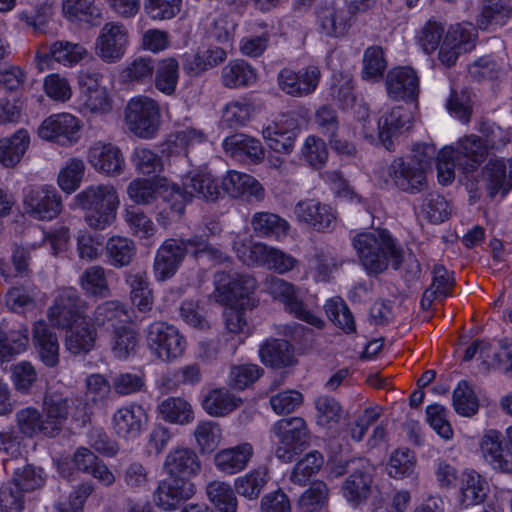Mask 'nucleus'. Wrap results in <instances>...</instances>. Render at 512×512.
Segmentation results:
<instances>
[{
  "mask_svg": "<svg viewBox=\"0 0 512 512\" xmlns=\"http://www.w3.org/2000/svg\"><path fill=\"white\" fill-rule=\"evenodd\" d=\"M137 252L135 242L127 237L112 236L105 245V253L109 264L114 268L129 266Z\"/></svg>",
  "mask_w": 512,
  "mask_h": 512,
  "instance_id": "79ce46f5",
  "label": "nucleus"
},
{
  "mask_svg": "<svg viewBox=\"0 0 512 512\" xmlns=\"http://www.w3.org/2000/svg\"><path fill=\"white\" fill-rule=\"evenodd\" d=\"M251 227L258 237L280 239L288 234L290 225L279 215L271 212H256L251 218Z\"/></svg>",
  "mask_w": 512,
  "mask_h": 512,
  "instance_id": "e433bc0d",
  "label": "nucleus"
},
{
  "mask_svg": "<svg viewBox=\"0 0 512 512\" xmlns=\"http://www.w3.org/2000/svg\"><path fill=\"white\" fill-rule=\"evenodd\" d=\"M23 205L26 213L34 219L49 221L63 211L61 195L51 186H30L24 190Z\"/></svg>",
  "mask_w": 512,
  "mask_h": 512,
  "instance_id": "1a4fd4ad",
  "label": "nucleus"
},
{
  "mask_svg": "<svg viewBox=\"0 0 512 512\" xmlns=\"http://www.w3.org/2000/svg\"><path fill=\"white\" fill-rule=\"evenodd\" d=\"M261 361L270 367L284 368L294 363L293 346L284 339H268L259 350Z\"/></svg>",
  "mask_w": 512,
  "mask_h": 512,
  "instance_id": "473e14b6",
  "label": "nucleus"
},
{
  "mask_svg": "<svg viewBox=\"0 0 512 512\" xmlns=\"http://www.w3.org/2000/svg\"><path fill=\"white\" fill-rule=\"evenodd\" d=\"M30 137L26 130L20 129L11 137L0 139V164L14 168L26 153Z\"/></svg>",
  "mask_w": 512,
  "mask_h": 512,
  "instance_id": "f704fd0d",
  "label": "nucleus"
},
{
  "mask_svg": "<svg viewBox=\"0 0 512 512\" xmlns=\"http://www.w3.org/2000/svg\"><path fill=\"white\" fill-rule=\"evenodd\" d=\"M62 9L70 20L93 22L100 18L94 0H63Z\"/></svg>",
  "mask_w": 512,
  "mask_h": 512,
  "instance_id": "680f3d73",
  "label": "nucleus"
},
{
  "mask_svg": "<svg viewBox=\"0 0 512 512\" xmlns=\"http://www.w3.org/2000/svg\"><path fill=\"white\" fill-rule=\"evenodd\" d=\"M226 57L227 53L223 48H208L202 52L197 53L193 59L187 65H185V69L189 73L198 75L199 73L224 62Z\"/></svg>",
  "mask_w": 512,
  "mask_h": 512,
  "instance_id": "052dcab7",
  "label": "nucleus"
},
{
  "mask_svg": "<svg viewBox=\"0 0 512 512\" xmlns=\"http://www.w3.org/2000/svg\"><path fill=\"white\" fill-rule=\"evenodd\" d=\"M511 15L512 7L504 4L503 0H483L477 26L486 30L493 24L503 25Z\"/></svg>",
  "mask_w": 512,
  "mask_h": 512,
  "instance_id": "09e8293b",
  "label": "nucleus"
},
{
  "mask_svg": "<svg viewBox=\"0 0 512 512\" xmlns=\"http://www.w3.org/2000/svg\"><path fill=\"white\" fill-rule=\"evenodd\" d=\"M320 78L321 72L317 66H307L299 71L283 68L277 75V84L289 96L305 97L316 90Z\"/></svg>",
  "mask_w": 512,
  "mask_h": 512,
  "instance_id": "ddd939ff",
  "label": "nucleus"
},
{
  "mask_svg": "<svg viewBox=\"0 0 512 512\" xmlns=\"http://www.w3.org/2000/svg\"><path fill=\"white\" fill-rule=\"evenodd\" d=\"M215 296L225 305L248 298L256 288V279L250 275L219 271L214 276Z\"/></svg>",
  "mask_w": 512,
  "mask_h": 512,
  "instance_id": "9b49d317",
  "label": "nucleus"
},
{
  "mask_svg": "<svg viewBox=\"0 0 512 512\" xmlns=\"http://www.w3.org/2000/svg\"><path fill=\"white\" fill-rule=\"evenodd\" d=\"M67 329L65 345L72 354L88 353L94 348L97 331L88 323L87 318Z\"/></svg>",
  "mask_w": 512,
  "mask_h": 512,
  "instance_id": "58836bf2",
  "label": "nucleus"
},
{
  "mask_svg": "<svg viewBox=\"0 0 512 512\" xmlns=\"http://www.w3.org/2000/svg\"><path fill=\"white\" fill-rule=\"evenodd\" d=\"M80 129L79 120L69 114H55L46 118L38 128V135L61 145L71 144Z\"/></svg>",
  "mask_w": 512,
  "mask_h": 512,
  "instance_id": "f3484780",
  "label": "nucleus"
},
{
  "mask_svg": "<svg viewBox=\"0 0 512 512\" xmlns=\"http://www.w3.org/2000/svg\"><path fill=\"white\" fill-rule=\"evenodd\" d=\"M76 204L85 211V221L91 228L103 230L116 219L120 201L112 185L89 186L75 197Z\"/></svg>",
  "mask_w": 512,
  "mask_h": 512,
  "instance_id": "7ed1b4c3",
  "label": "nucleus"
},
{
  "mask_svg": "<svg viewBox=\"0 0 512 512\" xmlns=\"http://www.w3.org/2000/svg\"><path fill=\"white\" fill-rule=\"evenodd\" d=\"M79 285L86 295L96 298H108L112 291L106 276V270L100 265L88 267L79 278Z\"/></svg>",
  "mask_w": 512,
  "mask_h": 512,
  "instance_id": "c03bdc74",
  "label": "nucleus"
},
{
  "mask_svg": "<svg viewBox=\"0 0 512 512\" xmlns=\"http://www.w3.org/2000/svg\"><path fill=\"white\" fill-rule=\"evenodd\" d=\"M489 197L506 195L512 189V160L491 158L482 170Z\"/></svg>",
  "mask_w": 512,
  "mask_h": 512,
  "instance_id": "412c9836",
  "label": "nucleus"
},
{
  "mask_svg": "<svg viewBox=\"0 0 512 512\" xmlns=\"http://www.w3.org/2000/svg\"><path fill=\"white\" fill-rule=\"evenodd\" d=\"M351 243L359 264L370 276L384 273L390 264L397 270L403 262V249L387 229L359 232Z\"/></svg>",
  "mask_w": 512,
  "mask_h": 512,
  "instance_id": "f03ea898",
  "label": "nucleus"
},
{
  "mask_svg": "<svg viewBox=\"0 0 512 512\" xmlns=\"http://www.w3.org/2000/svg\"><path fill=\"white\" fill-rule=\"evenodd\" d=\"M124 121L132 134L142 139H151L160 128V106L151 97H133L125 106Z\"/></svg>",
  "mask_w": 512,
  "mask_h": 512,
  "instance_id": "20e7f679",
  "label": "nucleus"
},
{
  "mask_svg": "<svg viewBox=\"0 0 512 512\" xmlns=\"http://www.w3.org/2000/svg\"><path fill=\"white\" fill-rule=\"evenodd\" d=\"M196 444L201 453L214 451L221 441V428L213 421H201L193 432Z\"/></svg>",
  "mask_w": 512,
  "mask_h": 512,
  "instance_id": "864d4df0",
  "label": "nucleus"
},
{
  "mask_svg": "<svg viewBox=\"0 0 512 512\" xmlns=\"http://www.w3.org/2000/svg\"><path fill=\"white\" fill-rule=\"evenodd\" d=\"M317 423L326 428L336 426L342 418V407L339 402L329 396H320L315 401Z\"/></svg>",
  "mask_w": 512,
  "mask_h": 512,
  "instance_id": "bf43d9fd",
  "label": "nucleus"
},
{
  "mask_svg": "<svg viewBox=\"0 0 512 512\" xmlns=\"http://www.w3.org/2000/svg\"><path fill=\"white\" fill-rule=\"evenodd\" d=\"M455 151L458 165L468 172L474 171L488 156L487 144L477 135L461 139Z\"/></svg>",
  "mask_w": 512,
  "mask_h": 512,
  "instance_id": "c85d7f7f",
  "label": "nucleus"
},
{
  "mask_svg": "<svg viewBox=\"0 0 512 512\" xmlns=\"http://www.w3.org/2000/svg\"><path fill=\"white\" fill-rule=\"evenodd\" d=\"M453 406L455 411L465 417L477 413L479 408L478 397L467 381L459 382L453 392Z\"/></svg>",
  "mask_w": 512,
  "mask_h": 512,
  "instance_id": "13d9d810",
  "label": "nucleus"
},
{
  "mask_svg": "<svg viewBox=\"0 0 512 512\" xmlns=\"http://www.w3.org/2000/svg\"><path fill=\"white\" fill-rule=\"evenodd\" d=\"M88 56L87 49L80 43L67 40L53 42L47 52L37 53V67L44 71V63L53 60L65 67H73Z\"/></svg>",
  "mask_w": 512,
  "mask_h": 512,
  "instance_id": "6ab92c4d",
  "label": "nucleus"
},
{
  "mask_svg": "<svg viewBox=\"0 0 512 512\" xmlns=\"http://www.w3.org/2000/svg\"><path fill=\"white\" fill-rule=\"evenodd\" d=\"M298 221L303 222L316 231H326L335 222V215L329 205L315 199H305L295 206Z\"/></svg>",
  "mask_w": 512,
  "mask_h": 512,
  "instance_id": "5701e85b",
  "label": "nucleus"
},
{
  "mask_svg": "<svg viewBox=\"0 0 512 512\" xmlns=\"http://www.w3.org/2000/svg\"><path fill=\"white\" fill-rule=\"evenodd\" d=\"M138 333L132 322L110 332V349L115 358L125 360L136 353Z\"/></svg>",
  "mask_w": 512,
  "mask_h": 512,
  "instance_id": "a19ab883",
  "label": "nucleus"
},
{
  "mask_svg": "<svg viewBox=\"0 0 512 512\" xmlns=\"http://www.w3.org/2000/svg\"><path fill=\"white\" fill-rule=\"evenodd\" d=\"M70 400L59 394H47L44 397V426L42 434L54 437L60 433L66 420L68 419Z\"/></svg>",
  "mask_w": 512,
  "mask_h": 512,
  "instance_id": "a878e982",
  "label": "nucleus"
},
{
  "mask_svg": "<svg viewBox=\"0 0 512 512\" xmlns=\"http://www.w3.org/2000/svg\"><path fill=\"white\" fill-rule=\"evenodd\" d=\"M272 431L279 439L275 455L283 462H291L310 444L311 433L302 417L281 419L273 425Z\"/></svg>",
  "mask_w": 512,
  "mask_h": 512,
  "instance_id": "39448f33",
  "label": "nucleus"
},
{
  "mask_svg": "<svg viewBox=\"0 0 512 512\" xmlns=\"http://www.w3.org/2000/svg\"><path fill=\"white\" fill-rule=\"evenodd\" d=\"M12 482L22 491H33L43 486L45 478L41 468L26 464L15 469Z\"/></svg>",
  "mask_w": 512,
  "mask_h": 512,
  "instance_id": "69168bd1",
  "label": "nucleus"
},
{
  "mask_svg": "<svg viewBox=\"0 0 512 512\" xmlns=\"http://www.w3.org/2000/svg\"><path fill=\"white\" fill-rule=\"evenodd\" d=\"M155 71V87L166 95H173L179 78V64L174 58H166L158 63Z\"/></svg>",
  "mask_w": 512,
  "mask_h": 512,
  "instance_id": "8fccbe9b",
  "label": "nucleus"
},
{
  "mask_svg": "<svg viewBox=\"0 0 512 512\" xmlns=\"http://www.w3.org/2000/svg\"><path fill=\"white\" fill-rule=\"evenodd\" d=\"M249 254L243 261L248 264L265 265L279 274L293 270L298 260L284 251L263 243H253L248 248Z\"/></svg>",
  "mask_w": 512,
  "mask_h": 512,
  "instance_id": "dca6fc26",
  "label": "nucleus"
},
{
  "mask_svg": "<svg viewBox=\"0 0 512 512\" xmlns=\"http://www.w3.org/2000/svg\"><path fill=\"white\" fill-rule=\"evenodd\" d=\"M488 486L478 473L471 471L463 474L461 486V502L464 508L484 502Z\"/></svg>",
  "mask_w": 512,
  "mask_h": 512,
  "instance_id": "de8ad7c7",
  "label": "nucleus"
},
{
  "mask_svg": "<svg viewBox=\"0 0 512 512\" xmlns=\"http://www.w3.org/2000/svg\"><path fill=\"white\" fill-rule=\"evenodd\" d=\"M263 369L256 364H242L233 366L229 374V384L232 388L243 390L257 381Z\"/></svg>",
  "mask_w": 512,
  "mask_h": 512,
  "instance_id": "774afa93",
  "label": "nucleus"
},
{
  "mask_svg": "<svg viewBox=\"0 0 512 512\" xmlns=\"http://www.w3.org/2000/svg\"><path fill=\"white\" fill-rule=\"evenodd\" d=\"M89 163L107 176L120 175L125 167V159L121 150L111 143H95L89 150Z\"/></svg>",
  "mask_w": 512,
  "mask_h": 512,
  "instance_id": "4be33fe9",
  "label": "nucleus"
},
{
  "mask_svg": "<svg viewBox=\"0 0 512 512\" xmlns=\"http://www.w3.org/2000/svg\"><path fill=\"white\" fill-rule=\"evenodd\" d=\"M191 242L192 237L168 238L162 242L153 262V273L157 281H166L177 273L186 255H191Z\"/></svg>",
  "mask_w": 512,
  "mask_h": 512,
  "instance_id": "6e6552de",
  "label": "nucleus"
},
{
  "mask_svg": "<svg viewBox=\"0 0 512 512\" xmlns=\"http://www.w3.org/2000/svg\"><path fill=\"white\" fill-rule=\"evenodd\" d=\"M316 16L321 32L330 37L343 36L350 26L344 11L334 2L319 5Z\"/></svg>",
  "mask_w": 512,
  "mask_h": 512,
  "instance_id": "7c9ffc66",
  "label": "nucleus"
},
{
  "mask_svg": "<svg viewBox=\"0 0 512 512\" xmlns=\"http://www.w3.org/2000/svg\"><path fill=\"white\" fill-rule=\"evenodd\" d=\"M325 312L328 318L343 331L351 333L356 330L354 317L340 297L329 299L325 304Z\"/></svg>",
  "mask_w": 512,
  "mask_h": 512,
  "instance_id": "4d7b16f0",
  "label": "nucleus"
},
{
  "mask_svg": "<svg viewBox=\"0 0 512 512\" xmlns=\"http://www.w3.org/2000/svg\"><path fill=\"white\" fill-rule=\"evenodd\" d=\"M352 470L341 486L343 497L353 506L358 507L367 501L373 483V466L363 458Z\"/></svg>",
  "mask_w": 512,
  "mask_h": 512,
  "instance_id": "4468645a",
  "label": "nucleus"
},
{
  "mask_svg": "<svg viewBox=\"0 0 512 512\" xmlns=\"http://www.w3.org/2000/svg\"><path fill=\"white\" fill-rule=\"evenodd\" d=\"M209 500L219 512H236L238 502L232 487L221 481H213L206 488Z\"/></svg>",
  "mask_w": 512,
  "mask_h": 512,
  "instance_id": "3c124183",
  "label": "nucleus"
},
{
  "mask_svg": "<svg viewBox=\"0 0 512 512\" xmlns=\"http://www.w3.org/2000/svg\"><path fill=\"white\" fill-rule=\"evenodd\" d=\"M362 78L365 80H376L382 77L387 68L384 50L381 46H370L364 51Z\"/></svg>",
  "mask_w": 512,
  "mask_h": 512,
  "instance_id": "6e6d98bb",
  "label": "nucleus"
},
{
  "mask_svg": "<svg viewBox=\"0 0 512 512\" xmlns=\"http://www.w3.org/2000/svg\"><path fill=\"white\" fill-rule=\"evenodd\" d=\"M183 189L190 198L196 196L206 201H215L220 196L219 185L208 172H197L186 176Z\"/></svg>",
  "mask_w": 512,
  "mask_h": 512,
  "instance_id": "ea45409f",
  "label": "nucleus"
},
{
  "mask_svg": "<svg viewBox=\"0 0 512 512\" xmlns=\"http://www.w3.org/2000/svg\"><path fill=\"white\" fill-rule=\"evenodd\" d=\"M253 455L252 444L244 442L218 451L214 457V463L222 473L234 475L248 466Z\"/></svg>",
  "mask_w": 512,
  "mask_h": 512,
  "instance_id": "bb28decb",
  "label": "nucleus"
},
{
  "mask_svg": "<svg viewBox=\"0 0 512 512\" xmlns=\"http://www.w3.org/2000/svg\"><path fill=\"white\" fill-rule=\"evenodd\" d=\"M125 281L130 288V299L139 312L147 313L152 310L154 296L149 288L147 273L128 272Z\"/></svg>",
  "mask_w": 512,
  "mask_h": 512,
  "instance_id": "c9c22d12",
  "label": "nucleus"
},
{
  "mask_svg": "<svg viewBox=\"0 0 512 512\" xmlns=\"http://www.w3.org/2000/svg\"><path fill=\"white\" fill-rule=\"evenodd\" d=\"M242 399L226 388H215L202 401L203 409L212 417H223L240 407Z\"/></svg>",
  "mask_w": 512,
  "mask_h": 512,
  "instance_id": "4c0bfd02",
  "label": "nucleus"
},
{
  "mask_svg": "<svg viewBox=\"0 0 512 512\" xmlns=\"http://www.w3.org/2000/svg\"><path fill=\"white\" fill-rule=\"evenodd\" d=\"M386 89L394 100L414 101L419 94V78L410 67H396L386 76Z\"/></svg>",
  "mask_w": 512,
  "mask_h": 512,
  "instance_id": "a211bd4d",
  "label": "nucleus"
},
{
  "mask_svg": "<svg viewBox=\"0 0 512 512\" xmlns=\"http://www.w3.org/2000/svg\"><path fill=\"white\" fill-rule=\"evenodd\" d=\"M224 150L234 158L247 157L252 163H260L265 157L261 142L246 134H234L223 141Z\"/></svg>",
  "mask_w": 512,
  "mask_h": 512,
  "instance_id": "c756f323",
  "label": "nucleus"
},
{
  "mask_svg": "<svg viewBox=\"0 0 512 512\" xmlns=\"http://www.w3.org/2000/svg\"><path fill=\"white\" fill-rule=\"evenodd\" d=\"M411 127V115L403 107L397 106L386 111L378 120V138L387 150H392L393 138Z\"/></svg>",
  "mask_w": 512,
  "mask_h": 512,
  "instance_id": "b1692460",
  "label": "nucleus"
},
{
  "mask_svg": "<svg viewBox=\"0 0 512 512\" xmlns=\"http://www.w3.org/2000/svg\"><path fill=\"white\" fill-rule=\"evenodd\" d=\"M129 43L127 27L117 21L104 24L96 41V53L105 62L114 63L126 52Z\"/></svg>",
  "mask_w": 512,
  "mask_h": 512,
  "instance_id": "f8f14e48",
  "label": "nucleus"
},
{
  "mask_svg": "<svg viewBox=\"0 0 512 512\" xmlns=\"http://www.w3.org/2000/svg\"><path fill=\"white\" fill-rule=\"evenodd\" d=\"M146 341L156 357L165 362L182 356L186 348V340L179 330L163 321H156L148 326Z\"/></svg>",
  "mask_w": 512,
  "mask_h": 512,
  "instance_id": "423d86ee",
  "label": "nucleus"
},
{
  "mask_svg": "<svg viewBox=\"0 0 512 512\" xmlns=\"http://www.w3.org/2000/svg\"><path fill=\"white\" fill-rule=\"evenodd\" d=\"M329 500V488L323 481L313 482L299 498V506L306 512L325 509Z\"/></svg>",
  "mask_w": 512,
  "mask_h": 512,
  "instance_id": "e2e57ef3",
  "label": "nucleus"
},
{
  "mask_svg": "<svg viewBox=\"0 0 512 512\" xmlns=\"http://www.w3.org/2000/svg\"><path fill=\"white\" fill-rule=\"evenodd\" d=\"M87 302L74 288H64L48 310L50 322L58 328L73 327L87 318Z\"/></svg>",
  "mask_w": 512,
  "mask_h": 512,
  "instance_id": "0eeeda50",
  "label": "nucleus"
},
{
  "mask_svg": "<svg viewBox=\"0 0 512 512\" xmlns=\"http://www.w3.org/2000/svg\"><path fill=\"white\" fill-rule=\"evenodd\" d=\"M148 421V416L141 405L130 404L119 408L113 416L115 433L124 439L137 437Z\"/></svg>",
  "mask_w": 512,
  "mask_h": 512,
  "instance_id": "393cba45",
  "label": "nucleus"
},
{
  "mask_svg": "<svg viewBox=\"0 0 512 512\" xmlns=\"http://www.w3.org/2000/svg\"><path fill=\"white\" fill-rule=\"evenodd\" d=\"M161 418L169 423L188 424L194 420L192 406L181 397H168L158 406Z\"/></svg>",
  "mask_w": 512,
  "mask_h": 512,
  "instance_id": "49530a36",
  "label": "nucleus"
},
{
  "mask_svg": "<svg viewBox=\"0 0 512 512\" xmlns=\"http://www.w3.org/2000/svg\"><path fill=\"white\" fill-rule=\"evenodd\" d=\"M257 79L255 69L244 60H232L221 71L222 84L230 89L246 87Z\"/></svg>",
  "mask_w": 512,
  "mask_h": 512,
  "instance_id": "37998d69",
  "label": "nucleus"
},
{
  "mask_svg": "<svg viewBox=\"0 0 512 512\" xmlns=\"http://www.w3.org/2000/svg\"><path fill=\"white\" fill-rule=\"evenodd\" d=\"M92 319L95 325H108V329L111 330L131 322L126 305L119 300H107L99 304L93 312Z\"/></svg>",
  "mask_w": 512,
  "mask_h": 512,
  "instance_id": "72a5a7b5",
  "label": "nucleus"
},
{
  "mask_svg": "<svg viewBox=\"0 0 512 512\" xmlns=\"http://www.w3.org/2000/svg\"><path fill=\"white\" fill-rule=\"evenodd\" d=\"M268 293L284 304L285 309L296 318L316 327L322 328L324 321L307 309L299 296V289L292 283L278 277H271L266 281Z\"/></svg>",
  "mask_w": 512,
  "mask_h": 512,
  "instance_id": "9d476101",
  "label": "nucleus"
},
{
  "mask_svg": "<svg viewBox=\"0 0 512 512\" xmlns=\"http://www.w3.org/2000/svg\"><path fill=\"white\" fill-rule=\"evenodd\" d=\"M262 136L268 147L277 153L290 154L293 151L296 140L294 131H284L274 123L263 129Z\"/></svg>",
  "mask_w": 512,
  "mask_h": 512,
  "instance_id": "603ef678",
  "label": "nucleus"
},
{
  "mask_svg": "<svg viewBox=\"0 0 512 512\" xmlns=\"http://www.w3.org/2000/svg\"><path fill=\"white\" fill-rule=\"evenodd\" d=\"M253 111V105L247 101L231 102L223 110L222 123L228 128L243 126L250 120Z\"/></svg>",
  "mask_w": 512,
  "mask_h": 512,
  "instance_id": "338daca9",
  "label": "nucleus"
},
{
  "mask_svg": "<svg viewBox=\"0 0 512 512\" xmlns=\"http://www.w3.org/2000/svg\"><path fill=\"white\" fill-rule=\"evenodd\" d=\"M413 161L396 158L389 166V176L394 185L408 193H420L427 187L426 173Z\"/></svg>",
  "mask_w": 512,
  "mask_h": 512,
  "instance_id": "2eb2a0df",
  "label": "nucleus"
},
{
  "mask_svg": "<svg viewBox=\"0 0 512 512\" xmlns=\"http://www.w3.org/2000/svg\"><path fill=\"white\" fill-rule=\"evenodd\" d=\"M324 464V457L318 451L307 453L295 465L291 480L295 483L305 485L312 476L316 475Z\"/></svg>",
  "mask_w": 512,
  "mask_h": 512,
  "instance_id": "5fc2aeb1",
  "label": "nucleus"
},
{
  "mask_svg": "<svg viewBox=\"0 0 512 512\" xmlns=\"http://www.w3.org/2000/svg\"><path fill=\"white\" fill-rule=\"evenodd\" d=\"M481 451L485 460L496 470L512 473V461L504 454L502 434L489 430L481 440Z\"/></svg>",
  "mask_w": 512,
  "mask_h": 512,
  "instance_id": "2f4dec72",
  "label": "nucleus"
},
{
  "mask_svg": "<svg viewBox=\"0 0 512 512\" xmlns=\"http://www.w3.org/2000/svg\"><path fill=\"white\" fill-rule=\"evenodd\" d=\"M164 469L169 478L160 482L154 493L156 505L163 510L188 512V506L182 507V504L194 493V485L189 480L201 471L198 455L191 448L173 449L166 456Z\"/></svg>",
  "mask_w": 512,
  "mask_h": 512,
  "instance_id": "f257e3e1",
  "label": "nucleus"
},
{
  "mask_svg": "<svg viewBox=\"0 0 512 512\" xmlns=\"http://www.w3.org/2000/svg\"><path fill=\"white\" fill-rule=\"evenodd\" d=\"M189 201H191V198L184 190L173 187L157 206L159 209L158 222L162 226H167L175 218H180L185 211L186 203Z\"/></svg>",
  "mask_w": 512,
  "mask_h": 512,
  "instance_id": "a18cd8bd",
  "label": "nucleus"
},
{
  "mask_svg": "<svg viewBox=\"0 0 512 512\" xmlns=\"http://www.w3.org/2000/svg\"><path fill=\"white\" fill-rule=\"evenodd\" d=\"M223 190L233 198H242L249 203L262 202L265 189L251 175L230 171L222 180Z\"/></svg>",
  "mask_w": 512,
  "mask_h": 512,
  "instance_id": "aec40b11",
  "label": "nucleus"
},
{
  "mask_svg": "<svg viewBox=\"0 0 512 512\" xmlns=\"http://www.w3.org/2000/svg\"><path fill=\"white\" fill-rule=\"evenodd\" d=\"M84 171L85 164L81 159H70L58 175L59 187L68 194L74 192L81 183Z\"/></svg>",
  "mask_w": 512,
  "mask_h": 512,
  "instance_id": "0e129e2a",
  "label": "nucleus"
},
{
  "mask_svg": "<svg viewBox=\"0 0 512 512\" xmlns=\"http://www.w3.org/2000/svg\"><path fill=\"white\" fill-rule=\"evenodd\" d=\"M33 340L41 361L48 367H55L59 363V342L45 321L35 323Z\"/></svg>",
  "mask_w": 512,
  "mask_h": 512,
  "instance_id": "cd10ccee",
  "label": "nucleus"
}]
</instances>
